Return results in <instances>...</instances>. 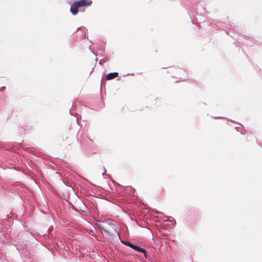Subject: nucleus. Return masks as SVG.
I'll use <instances>...</instances> for the list:
<instances>
[{"label": "nucleus", "mask_w": 262, "mask_h": 262, "mask_svg": "<svg viewBox=\"0 0 262 262\" xmlns=\"http://www.w3.org/2000/svg\"><path fill=\"white\" fill-rule=\"evenodd\" d=\"M92 3L91 0H80L74 2L71 6L70 11L73 15H76L78 12V9L90 6Z\"/></svg>", "instance_id": "f257e3e1"}, {"label": "nucleus", "mask_w": 262, "mask_h": 262, "mask_svg": "<svg viewBox=\"0 0 262 262\" xmlns=\"http://www.w3.org/2000/svg\"><path fill=\"white\" fill-rule=\"evenodd\" d=\"M118 76V73L117 72L111 73L107 75L106 79H107V80H111V79H113L117 77Z\"/></svg>", "instance_id": "f03ea898"}, {"label": "nucleus", "mask_w": 262, "mask_h": 262, "mask_svg": "<svg viewBox=\"0 0 262 262\" xmlns=\"http://www.w3.org/2000/svg\"><path fill=\"white\" fill-rule=\"evenodd\" d=\"M133 249L136 251H138L140 252H144V249H143L140 247H139L137 246H135V245L134 247H133Z\"/></svg>", "instance_id": "7ed1b4c3"}, {"label": "nucleus", "mask_w": 262, "mask_h": 262, "mask_svg": "<svg viewBox=\"0 0 262 262\" xmlns=\"http://www.w3.org/2000/svg\"><path fill=\"white\" fill-rule=\"evenodd\" d=\"M127 246L133 249V247H134L135 245L131 243H127Z\"/></svg>", "instance_id": "20e7f679"}, {"label": "nucleus", "mask_w": 262, "mask_h": 262, "mask_svg": "<svg viewBox=\"0 0 262 262\" xmlns=\"http://www.w3.org/2000/svg\"><path fill=\"white\" fill-rule=\"evenodd\" d=\"M144 253V256L146 258H147V254L146 253L145 250H144V252H143Z\"/></svg>", "instance_id": "39448f33"}, {"label": "nucleus", "mask_w": 262, "mask_h": 262, "mask_svg": "<svg viewBox=\"0 0 262 262\" xmlns=\"http://www.w3.org/2000/svg\"><path fill=\"white\" fill-rule=\"evenodd\" d=\"M129 243V242H122V243H123L124 245H126V246H127V243Z\"/></svg>", "instance_id": "423d86ee"}, {"label": "nucleus", "mask_w": 262, "mask_h": 262, "mask_svg": "<svg viewBox=\"0 0 262 262\" xmlns=\"http://www.w3.org/2000/svg\"><path fill=\"white\" fill-rule=\"evenodd\" d=\"M5 89V87H2L1 88V91H3Z\"/></svg>", "instance_id": "0eeeda50"}]
</instances>
